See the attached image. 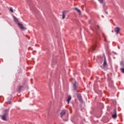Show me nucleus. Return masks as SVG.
I'll list each match as a JSON object with an SVG mask.
<instances>
[{
    "label": "nucleus",
    "instance_id": "nucleus-1",
    "mask_svg": "<svg viewBox=\"0 0 124 124\" xmlns=\"http://www.w3.org/2000/svg\"><path fill=\"white\" fill-rule=\"evenodd\" d=\"M8 112H9L8 109L4 110V114L1 116V119L3 121H6V118H7V116L8 115Z\"/></svg>",
    "mask_w": 124,
    "mask_h": 124
},
{
    "label": "nucleus",
    "instance_id": "nucleus-2",
    "mask_svg": "<svg viewBox=\"0 0 124 124\" xmlns=\"http://www.w3.org/2000/svg\"><path fill=\"white\" fill-rule=\"evenodd\" d=\"M101 67L103 69L105 68V67H107V62L106 61V58L105 57H104V59L103 66H101Z\"/></svg>",
    "mask_w": 124,
    "mask_h": 124
},
{
    "label": "nucleus",
    "instance_id": "nucleus-3",
    "mask_svg": "<svg viewBox=\"0 0 124 124\" xmlns=\"http://www.w3.org/2000/svg\"><path fill=\"white\" fill-rule=\"evenodd\" d=\"M18 26L19 27L20 29L22 30V31H25V30H27V28L23 25V24L21 23H17Z\"/></svg>",
    "mask_w": 124,
    "mask_h": 124
},
{
    "label": "nucleus",
    "instance_id": "nucleus-4",
    "mask_svg": "<svg viewBox=\"0 0 124 124\" xmlns=\"http://www.w3.org/2000/svg\"><path fill=\"white\" fill-rule=\"evenodd\" d=\"M120 31H121V28L119 27H117L114 28V31L116 33V34H119Z\"/></svg>",
    "mask_w": 124,
    "mask_h": 124
},
{
    "label": "nucleus",
    "instance_id": "nucleus-5",
    "mask_svg": "<svg viewBox=\"0 0 124 124\" xmlns=\"http://www.w3.org/2000/svg\"><path fill=\"white\" fill-rule=\"evenodd\" d=\"M95 47H96V45H94V46H93L90 49V52H92V53H93V52H94V50H95Z\"/></svg>",
    "mask_w": 124,
    "mask_h": 124
},
{
    "label": "nucleus",
    "instance_id": "nucleus-6",
    "mask_svg": "<svg viewBox=\"0 0 124 124\" xmlns=\"http://www.w3.org/2000/svg\"><path fill=\"white\" fill-rule=\"evenodd\" d=\"M66 112H67L66 110H63L61 111V118H62V116H63L64 115H65V113H66Z\"/></svg>",
    "mask_w": 124,
    "mask_h": 124
},
{
    "label": "nucleus",
    "instance_id": "nucleus-7",
    "mask_svg": "<svg viewBox=\"0 0 124 124\" xmlns=\"http://www.w3.org/2000/svg\"><path fill=\"white\" fill-rule=\"evenodd\" d=\"M77 97L79 101H82V96L80 94H77Z\"/></svg>",
    "mask_w": 124,
    "mask_h": 124
},
{
    "label": "nucleus",
    "instance_id": "nucleus-8",
    "mask_svg": "<svg viewBox=\"0 0 124 124\" xmlns=\"http://www.w3.org/2000/svg\"><path fill=\"white\" fill-rule=\"evenodd\" d=\"M73 89H74V91H76V90H77V87L76 86V82H75L73 84Z\"/></svg>",
    "mask_w": 124,
    "mask_h": 124
},
{
    "label": "nucleus",
    "instance_id": "nucleus-9",
    "mask_svg": "<svg viewBox=\"0 0 124 124\" xmlns=\"http://www.w3.org/2000/svg\"><path fill=\"white\" fill-rule=\"evenodd\" d=\"M71 100V96H68L67 99L68 104H69V101Z\"/></svg>",
    "mask_w": 124,
    "mask_h": 124
},
{
    "label": "nucleus",
    "instance_id": "nucleus-10",
    "mask_svg": "<svg viewBox=\"0 0 124 124\" xmlns=\"http://www.w3.org/2000/svg\"><path fill=\"white\" fill-rule=\"evenodd\" d=\"M112 116L113 119H116V118H117V112L116 111H115V114H112Z\"/></svg>",
    "mask_w": 124,
    "mask_h": 124
},
{
    "label": "nucleus",
    "instance_id": "nucleus-11",
    "mask_svg": "<svg viewBox=\"0 0 124 124\" xmlns=\"http://www.w3.org/2000/svg\"><path fill=\"white\" fill-rule=\"evenodd\" d=\"M75 9L79 13V15H81V10L77 8H75Z\"/></svg>",
    "mask_w": 124,
    "mask_h": 124
},
{
    "label": "nucleus",
    "instance_id": "nucleus-12",
    "mask_svg": "<svg viewBox=\"0 0 124 124\" xmlns=\"http://www.w3.org/2000/svg\"><path fill=\"white\" fill-rule=\"evenodd\" d=\"M65 11H63L62 12V19H64L65 18Z\"/></svg>",
    "mask_w": 124,
    "mask_h": 124
},
{
    "label": "nucleus",
    "instance_id": "nucleus-13",
    "mask_svg": "<svg viewBox=\"0 0 124 124\" xmlns=\"http://www.w3.org/2000/svg\"><path fill=\"white\" fill-rule=\"evenodd\" d=\"M9 9H10L9 10H10V12H11L12 13H13V12H14L13 9L11 7H10Z\"/></svg>",
    "mask_w": 124,
    "mask_h": 124
},
{
    "label": "nucleus",
    "instance_id": "nucleus-14",
    "mask_svg": "<svg viewBox=\"0 0 124 124\" xmlns=\"http://www.w3.org/2000/svg\"><path fill=\"white\" fill-rule=\"evenodd\" d=\"M14 19L16 22H18V19H17L16 17L14 16Z\"/></svg>",
    "mask_w": 124,
    "mask_h": 124
},
{
    "label": "nucleus",
    "instance_id": "nucleus-15",
    "mask_svg": "<svg viewBox=\"0 0 124 124\" xmlns=\"http://www.w3.org/2000/svg\"><path fill=\"white\" fill-rule=\"evenodd\" d=\"M120 70H121V72H122V73H124V68H121Z\"/></svg>",
    "mask_w": 124,
    "mask_h": 124
},
{
    "label": "nucleus",
    "instance_id": "nucleus-16",
    "mask_svg": "<svg viewBox=\"0 0 124 124\" xmlns=\"http://www.w3.org/2000/svg\"><path fill=\"white\" fill-rule=\"evenodd\" d=\"M121 66H122V67H124V63L121 62Z\"/></svg>",
    "mask_w": 124,
    "mask_h": 124
},
{
    "label": "nucleus",
    "instance_id": "nucleus-17",
    "mask_svg": "<svg viewBox=\"0 0 124 124\" xmlns=\"http://www.w3.org/2000/svg\"><path fill=\"white\" fill-rule=\"evenodd\" d=\"M100 3H103V0H98Z\"/></svg>",
    "mask_w": 124,
    "mask_h": 124
},
{
    "label": "nucleus",
    "instance_id": "nucleus-18",
    "mask_svg": "<svg viewBox=\"0 0 124 124\" xmlns=\"http://www.w3.org/2000/svg\"><path fill=\"white\" fill-rule=\"evenodd\" d=\"M7 103H8V104H11V101H9L7 102Z\"/></svg>",
    "mask_w": 124,
    "mask_h": 124
},
{
    "label": "nucleus",
    "instance_id": "nucleus-19",
    "mask_svg": "<svg viewBox=\"0 0 124 124\" xmlns=\"http://www.w3.org/2000/svg\"><path fill=\"white\" fill-rule=\"evenodd\" d=\"M63 121H64V122H67L68 120H67H67L64 119Z\"/></svg>",
    "mask_w": 124,
    "mask_h": 124
},
{
    "label": "nucleus",
    "instance_id": "nucleus-20",
    "mask_svg": "<svg viewBox=\"0 0 124 124\" xmlns=\"http://www.w3.org/2000/svg\"><path fill=\"white\" fill-rule=\"evenodd\" d=\"M97 28L98 29H99V26H97Z\"/></svg>",
    "mask_w": 124,
    "mask_h": 124
},
{
    "label": "nucleus",
    "instance_id": "nucleus-21",
    "mask_svg": "<svg viewBox=\"0 0 124 124\" xmlns=\"http://www.w3.org/2000/svg\"><path fill=\"white\" fill-rule=\"evenodd\" d=\"M20 89H21V87H20L19 90H21Z\"/></svg>",
    "mask_w": 124,
    "mask_h": 124
},
{
    "label": "nucleus",
    "instance_id": "nucleus-22",
    "mask_svg": "<svg viewBox=\"0 0 124 124\" xmlns=\"http://www.w3.org/2000/svg\"><path fill=\"white\" fill-rule=\"evenodd\" d=\"M104 5H105V4H104Z\"/></svg>",
    "mask_w": 124,
    "mask_h": 124
}]
</instances>
